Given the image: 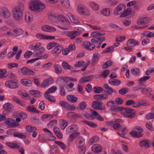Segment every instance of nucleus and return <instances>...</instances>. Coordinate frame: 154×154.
<instances>
[{"mask_svg":"<svg viewBox=\"0 0 154 154\" xmlns=\"http://www.w3.org/2000/svg\"><path fill=\"white\" fill-rule=\"evenodd\" d=\"M50 19L54 23L57 22V21L61 23L65 27L67 26L70 24V22L63 14H59L57 16V20H54L55 17L53 15L50 16Z\"/></svg>","mask_w":154,"mask_h":154,"instance_id":"nucleus-3","label":"nucleus"},{"mask_svg":"<svg viewBox=\"0 0 154 154\" xmlns=\"http://www.w3.org/2000/svg\"><path fill=\"white\" fill-rule=\"evenodd\" d=\"M142 35L148 38L154 37V31L151 32L149 31H145L142 33Z\"/></svg>","mask_w":154,"mask_h":154,"instance_id":"nucleus-39","label":"nucleus"},{"mask_svg":"<svg viewBox=\"0 0 154 154\" xmlns=\"http://www.w3.org/2000/svg\"><path fill=\"white\" fill-rule=\"evenodd\" d=\"M59 103L62 107H63L64 108L68 109L73 111L75 109V107L69 105L65 101H60L59 102Z\"/></svg>","mask_w":154,"mask_h":154,"instance_id":"nucleus-12","label":"nucleus"},{"mask_svg":"<svg viewBox=\"0 0 154 154\" xmlns=\"http://www.w3.org/2000/svg\"><path fill=\"white\" fill-rule=\"evenodd\" d=\"M86 63L85 62L83 61H80L77 62L74 65L75 66L78 67H83Z\"/></svg>","mask_w":154,"mask_h":154,"instance_id":"nucleus-63","label":"nucleus"},{"mask_svg":"<svg viewBox=\"0 0 154 154\" xmlns=\"http://www.w3.org/2000/svg\"><path fill=\"white\" fill-rule=\"evenodd\" d=\"M67 100L72 103H74L77 102L78 98L73 95H68L66 97Z\"/></svg>","mask_w":154,"mask_h":154,"instance_id":"nucleus-35","label":"nucleus"},{"mask_svg":"<svg viewBox=\"0 0 154 154\" xmlns=\"http://www.w3.org/2000/svg\"><path fill=\"white\" fill-rule=\"evenodd\" d=\"M78 129V127L76 125H72L68 127L66 129V133L69 134L73 132L77 131Z\"/></svg>","mask_w":154,"mask_h":154,"instance_id":"nucleus-11","label":"nucleus"},{"mask_svg":"<svg viewBox=\"0 0 154 154\" xmlns=\"http://www.w3.org/2000/svg\"><path fill=\"white\" fill-rule=\"evenodd\" d=\"M140 104V107L141 106H149L150 103L149 101L146 99H143L140 100V102H139Z\"/></svg>","mask_w":154,"mask_h":154,"instance_id":"nucleus-37","label":"nucleus"},{"mask_svg":"<svg viewBox=\"0 0 154 154\" xmlns=\"http://www.w3.org/2000/svg\"><path fill=\"white\" fill-rule=\"evenodd\" d=\"M53 116L51 115L45 114L43 115L41 117V119L42 121H45L47 119H50L53 118Z\"/></svg>","mask_w":154,"mask_h":154,"instance_id":"nucleus-49","label":"nucleus"},{"mask_svg":"<svg viewBox=\"0 0 154 154\" xmlns=\"http://www.w3.org/2000/svg\"><path fill=\"white\" fill-rule=\"evenodd\" d=\"M112 65V63L111 61H108L106 62L102 66V68L105 69L110 67Z\"/></svg>","mask_w":154,"mask_h":154,"instance_id":"nucleus-55","label":"nucleus"},{"mask_svg":"<svg viewBox=\"0 0 154 154\" xmlns=\"http://www.w3.org/2000/svg\"><path fill=\"white\" fill-rule=\"evenodd\" d=\"M108 82L111 85L113 86H118L121 83V81L120 80L115 79H110Z\"/></svg>","mask_w":154,"mask_h":154,"instance_id":"nucleus-19","label":"nucleus"},{"mask_svg":"<svg viewBox=\"0 0 154 154\" xmlns=\"http://www.w3.org/2000/svg\"><path fill=\"white\" fill-rule=\"evenodd\" d=\"M83 46L85 49L89 51L93 50L95 47L93 44L88 42H84Z\"/></svg>","mask_w":154,"mask_h":154,"instance_id":"nucleus-13","label":"nucleus"},{"mask_svg":"<svg viewBox=\"0 0 154 154\" xmlns=\"http://www.w3.org/2000/svg\"><path fill=\"white\" fill-rule=\"evenodd\" d=\"M54 68L55 70V72L59 74L61 72V70L60 66L56 64L54 65Z\"/></svg>","mask_w":154,"mask_h":154,"instance_id":"nucleus-64","label":"nucleus"},{"mask_svg":"<svg viewBox=\"0 0 154 154\" xmlns=\"http://www.w3.org/2000/svg\"><path fill=\"white\" fill-rule=\"evenodd\" d=\"M131 72L133 75L136 76H138L140 73V69L137 68H133L131 70Z\"/></svg>","mask_w":154,"mask_h":154,"instance_id":"nucleus-38","label":"nucleus"},{"mask_svg":"<svg viewBox=\"0 0 154 154\" xmlns=\"http://www.w3.org/2000/svg\"><path fill=\"white\" fill-rule=\"evenodd\" d=\"M99 57V54L98 53H97L93 54V56L92 58V62L93 64L95 63Z\"/></svg>","mask_w":154,"mask_h":154,"instance_id":"nucleus-59","label":"nucleus"},{"mask_svg":"<svg viewBox=\"0 0 154 154\" xmlns=\"http://www.w3.org/2000/svg\"><path fill=\"white\" fill-rule=\"evenodd\" d=\"M91 149L93 152L96 153H99L102 151L101 146L98 144L93 145L91 147Z\"/></svg>","mask_w":154,"mask_h":154,"instance_id":"nucleus-15","label":"nucleus"},{"mask_svg":"<svg viewBox=\"0 0 154 154\" xmlns=\"http://www.w3.org/2000/svg\"><path fill=\"white\" fill-rule=\"evenodd\" d=\"M26 110L30 112L39 113V112L37 110L35 107L33 106H28L26 108Z\"/></svg>","mask_w":154,"mask_h":154,"instance_id":"nucleus-26","label":"nucleus"},{"mask_svg":"<svg viewBox=\"0 0 154 154\" xmlns=\"http://www.w3.org/2000/svg\"><path fill=\"white\" fill-rule=\"evenodd\" d=\"M92 114L95 116V118L99 121H103L104 119L98 113L95 111L92 110Z\"/></svg>","mask_w":154,"mask_h":154,"instance_id":"nucleus-30","label":"nucleus"},{"mask_svg":"<svg viewBox=\"0 0 154 154\" xmlns=\"http://www.w3.org/2000/svg\"><path fill=\"white\" fill-rule=\"evenodd\" d=\"M77 33L74 31H70L67 33L66 36L69 37L71 39H73L75 38L76 36H78L77 34Z\"/></svg>","mask_w":154,"mask_h":154,"instance_id":"nucleus-36","label":"nucleus"},{"mask_svg":"<svg viewBox=\"0 0 154 154\" xmlns=\"http://www.w3.org/2000/svg\"><path fill=\"white\" fill-rule=\"evenodd\" d=\"M100 13L104 16H108L109 15L110 10L108 8H105L102 10L101 11Z\"/></svg>","mask_w":154,"mask_h":154,"instance_id":"nucleus-57","label":"nucleus"},{"mask_svg":"<svg viewBox=\"0 0 154 154\" xmlns=\"http://www.w3.org/2000/svg\"><path fill=\"white\" fill-rule=\"evenodd\" d=\"M121 114L124 117L132 119L136 116L135 110L129 107L123 108L121 111Z\"/></svg>","mask_w":154,"mask_h":154,"instance_id":"nucleus-4","label":"nucleus"},{"mask_svg":"<svg viewBox=\"0 0 154 154\" xmlns=\"http://www.w3.org/2000/svg\"><path fill=\"white\" fill-rule=\"evenodd\" d=\"M68 79V77H59L57 79V83L59 85H65Z\"/></svg>","mask_w":154,"mask_h":154,"instance_id":"nucleus-25","label":"nucleus"},{"mask_svg":"<svg viewBox=\"0 0 154 154\" xmlns=\"http://www.w3.org/2000/svg\"><path fill=\"white\" fill-rule=\"evenodd\" d=\"M99 137L97 136H95L91 138L89 141V143L91 144L97 142L99 140Z\"/></svg>","mask_w":154,"mask_h":154,"instance_id":"nucleus-62","label":"nucleus"},{"mask_svg":"<svg viewBox=\"0 0 154 154\" xmlns=\"http://www.w3.org/2000/svg\"><path fill=\"white\" fill-rule=\"evenodd\" d=\"M9 14L8 10L5 8H3L2 9V16L5 18H8Z\"/></svg>","mask_w":154,"mask_h":154,"instance_id":"nucleus-41","label":"nucleus"},{"mask_svg":"<svg viewBox=\"0 0 154 154\" xmlns=\"http://www.w3.org/2000/svg\"><path fill=\"white\" fill-rule=\"evenodd\" d=\"M86 7L82 5H79L77 7V11L79 13L82 14H83Z\"/></svg>","mask_w":154,"mask_h":154,"instance_id":"nucleus-53","label":"nucleus"},{"mask_svg":"<svg viewBox=\"0 0 154 154\" xmlns=\"http://www.w3.org/2000/svg\"><path fill=\"white\" fill-rule=\"evenodd\" d=\"M81 122L89 126L92 128H95L97 126L96 124L93 122H89L86 120H82Z\"/></svg>","mask_w":154,"mask_h":154,"instance_id":"nucleus-40","label":"nucleus"},{"mask_svg":"<svg viewBox=\"0 0 154 154\" xmlns=\"http://www.w3.org/2000/svg\"><path fill=\"white\" fill-rule=\"evenodd\" d=\"M18 93L19 94L21 95L23 98H26L29 97V95L24 90H22L19 91Z\"/></svg>","mask_w":154,"mask_h":154,"instance_id":"nucleus-46","label":"nucleus"},{"mask_svg":"<svg viewBox=\"0 0 154 154\" xmlns=\"http://www.w3.org/2000/svg\"><path fill=\"white\" fill-rule=\"evenodd\" d=\"M130 134L132 137L137 138L141 137L143 136L142 133L135 131L131 132Z\"/></svg>","mask_w":154,"mask_h":154,"instance_id":"nucleus-33","label":"nucleus"},{"mask_svg":"<svg viewBox=\"0 0 154 154\" xmlns=\"http://www.w3.org/2000/svg\"><path fill=\"white\" fill-rule=\"evenodd\" d=\"M41 29L42 30L47 32H54L56 31L54 27L46 25L42 26Z\"/></svg>","mask_w":154,"mask_h":154,"instance_id":"nucleus-9","label":"nucleus"},{"mask_svg":"<svg viewBox=\"0 0 154 154\" xmlns=\"http://www.w3.org/2000/svg\"><path fill=\"white\" fill-rule=\"evenodd\" d=\"M150 78V77L149 76H145L139 79V84L140 85H141L145 81L149 79Z\"/></svg>","mask_w":154,"mask_h":154,"instance_id":"nucleus-54","label":"nucleus"},{"mask_svg":"<svg viewBox=\"0 0 154 154\" xmlns=\"http://www.w3.org/2000/svg\"><path fill=\"white\" fill-rule=\"evenodd\" d=\"M21 73L24 75H33L34 72L30 69L27 67H23L20 69Z\"/></svg>","mask_w":154,"mask_h":154,"instance_id":"nucleus-14","label":"nucleus"},{"mask_svg":"<svg viewBox=\"0 0 154 154\" xmlns=\"http://www.w3.org/2000/svg\"><path fill=\"white\" fill-rule=\"evenodd\" d=\"M19 122H16L14 120L11 119V121H10V128H15L19 126Z\"/></svg>","mask_w":154,"mask_h":154,"instance_id":"nucleus-60","label":"nucleus"},{"mask_svg":"<svg viewBox=\"0 0 154 154\" xmlns=\"http://www.w3.org/2000/svg\"><path fill=\"white\" fill-rule=\"evenodd\" d=\"M29 7L31 10L37 12L42 11L45 7L44 4L37 0L30 2L29 3Z\"/></svg>","mask_w":154,"mask_h":154,"instance_id":"nucleus-2","label":"nucleus"},{"mask_svg":"<svg viewBox=\"0 0 154 154\" xmlns=\"http://www.w3.org/2000/svg\"><path fill=\"white\" fill-rule=\"evenodd\" d=\"M62 66L63 68L66 69H69L70 70H72L73 68L67 62H63L62 63Z\"/></svg>","mask_w":154,"mask_h":154,"instance_id":"nucleus-47","label":"nucleus"},{"mask_svg":"<svg viewBox=\"0 0 154 154\" xmlns=\"http://www.w3.org/2000/svg\"><path fill=\"white\" fill-rule=\"evenodd\" d=\"M139 45V42L133 39H130L127 41V45L129 47H133Z\"/></svg>","mask_w":154,"mask_h":154,"instance_id":"nucleus-18","label":"nucleus"},{"mask_svg":"<svg viewBox=\"0 0 154 154\" xmlns=\"http://www.w3.org/2000/svg\"><path fill=\"white\" fill-rule=\"evenodd\" d=\"M139 145L141 146H144L146 148H148L150 147L149 141L146 140H141L140 142Z\"/></svg>","mask_w":154,"mask_h":154,"instance_id":"nucleus-28","label":"nucleus"},{"mask_svg":"<svg viewBox=\"0 0 154 154\" xmlns=\"http://www.w3.org/2000/svg\"><path fill=\"white\" fill-rule=\"evenodd\" d=\"M152 91V89L149 87L145 88L142 89L141 91V92L143 94H146L150 93Z\"/></svg>","mask_w":154,"mask_h":154,"instance_id":"nucleus-51","label":"nucleus"},{"mask_svg":"<svg viewBox=\"0 0 154 154\" xmlns=\"http://www.w3.org/2000/svg\"><path fill=\"white\" fill-rule=\"evenodd\" d=\"M46 134H39L38 137V140L41 142H46L47 141L46 139Z\"/></svg>","mask_w":154,"mask_h":154,"instance_id":"nucleus-44","label":"nucleus"},{"mask_svg":"<svg viewBox=\"0 0 154 154\" xmlns=\"http://www.w3.org/2000/svg\"><path fill=\"white\" fill-rule=\"evenodd\" d=\"M85 144L84 140L83 138L81 137H78L77 139L76 145L77 148H81V150L79 151L80 154H85L86 151L85 148L82 147Z\"/></svg>","mask_w":154,"mask_h":154,"instance_id":"nucleus-5","label":"nucleus"},{"mask_svg":"<svg viewBox=\"0 0 154 154\" xmlns=\"http://www.w3.org/2000/svg\"><path fill=\"white\" fill-rule=\"evenodd\" d=\"M23 31L20 29L16 27H13L10 30V35L17 37L22 34Z\"/></svg>","mask_w":154,"mask_h":154,"instance_id":"nucleus-6","label":"nucleus"},{"mask_svg":"<svg viewBox=\"0 0 154 154\" xmlns=\"http://www.w3.org/2000/svg\"><path fill=\"white\" fill-rule=\"evenodd\" d=\"M24 7L23 4L20 3L13 8L12 11V15L15 20L19 21L22 19Z\"/></svg>","mask_w":154,"mask_h":154,"instance_id":"nucleus-1","label":"nucleus"},{"mask_svg":"<svg viewBox=\"0 0 154 154\" xmlns=\"http://www.w3.org/2000/svg\"><path fill=\"white\" fill-rule=\"evenodd\" d=\"M129 89L127 88H124L120 89L119 91V93L122 95H125L129 91Z\"/></svg>","mask_w":154,"mask_h":154,"instance_id":"nucleus-50","label":"nucleus"},{"mask_svg":"<svg viewBox=\"0 0 154 154\" xmlns=\"http://www.w3.org/2000/svg\"><path fill=\"white\" fill-rule=\"evenodd\" d=\"M87 106L86 103L85 101L81 102L78 106L79 109L82 111L84 110Z\"/></svg>","mask_w":154,"mask_h":154,"instance_id":"nucleus-45","label":"nucleus"},{"mask_svg":"<svg viewBox=\"0 0 154 154\" xmlns=\"http://www.w3.org/2000/svg\"><path fill=\"white\" fill-rule=\"evenodd\" d=\"M53 80V79L51 78L45 79L42 82L41 85V86L45 87L46 86L49 85L52 83Z\"/></svg>","mask_w":154,"mask_h":154,"instance_id":"nucleus-24","label":"nucleus"},{"mask_svg":"<svg viewBox=\"0 0 154 154\" xmlns=\"http://www.w3.org/2000/svg\"><path fill=\"white\" fill-rule=\"evenodd\" d=\"M4 110L3 111V114L6 115L9 114L10 112V103H7L5 104L3 106Z\"/></svg>","mask_w":154,"mask_h":154,"instance_id":"nucleus-20","label":"nucleus"},{"mask_svg":"<svg viewBox=\"0 0 154 154\" xmlns=\"http://www.w3.org/2000/svg\"><path fill=\"white\" fill-rule=\"evenodd\" d=\"M105 33H102L99 32H93L91 33V35L92 37L103 36L105 35Z\"/></svg>","mask_w":154,"mask_h":154,"instance_id":"nucleus-52","label":"nucleus"},{"mask_svg":"<svg viewBox=\"0 0 154 154\" xmlns=\"http://www.w3.org/2000/svg\"><path fill=\"white\" fill-rule=\"evenodd\" d=\"M60 2L63 8H68L69 7V0H60Z\"/></svg>","mask_w":154,"mask_h":154,"instance_id":"nucleus-32","label":"nucleus"},{"mask_svg":"<svg viewBox=\"0 0 154 154\" xmlns=\"http://www.w3.org/2000/svg\"><path fill=\"white\" fill-rule=\"evenodd\" d=\"M103 103L102 102H100L97 100H95L92 102V108L95 110H103L105 108L103 107L102 105Z\"/></svg>","mask_w":154,"mask_h":154,"instance_id":"nucleus-7","label":"nucleus"},{"mask_svg":"<svg viewBox=\"0 0 154 154\" xmlns=\"http://www.w3.org/2000/svg\"><path fill=\"white\" fill-rule=\"evenodd\" d=\"M20 82L23 85L28 87L30 86L32 83L31 81L26 79H22Z\"/></svg>","mask_w":154,"mask_h":154,"instance_id":"nucleus-31","label":"nucleus"},{"mask_svg":"<svg viewBox=\"0 0 154 154\" xmlns=\"http://www.w3.org/2000/svg\"><path fill=\"white\" fill-rule=\"evenodd\" d=\"M44 95L45 98L49 101L53 102H55V100L50 95H48L47 94H45Z\"/></svg>","mask_w":154,"mask_h":154,"instance_id":"nucleus-58","label":"nucleus"},{"mask_svg":"<svg viewBox=\"0 0 154 154\" xmlns=\"http://www.w3.org/2000/svg\"><path fill=\"white\" fill-rule=\"evenodd\" d=\"M29 93L30 94L35 97H39L40 96V92L38 91L31 90L29 91Z\"/></svg>","mask_w":154,"mask_h":154,"instance_id":"nucleus-42","label":"nucleus"},{"mask_svg":"<svg viewBox=\"0 0 154 154\" xmlns=\"http://www.w3.org/2000/svg\"><path fill=\"white\" fill-rule=\"evenodd\" d=\"M13 135L14 137H17L20 139L25 138V135L20 132H15L13 134Z\"/></svg>","mask_w":154,"mask_h":154,"instance_id":"nucleus-56","label":"nucleus"},{"mask_svg":"<svg viewBox=\"0 0 154 154\" xmlns=\"http://www.w3.org/2000/svg\"><path fill=\"white\" fill-rule=\"evenodd\" d=\"M150 19L148 17H144L139 18L137 21V23L139 25H143L148 23Z\"/></svg>","mask_w":154,"mask_h":154,"instance_id":"nucleus-8","label":"nucleus"},{"mask_svg":"<svg viewBox=\"0 0 154 154\" xmlns=\"http://www.w3.org/2000/svg\"><path fill=\"white\" fill-rule=\"evenodd\" d=\"M63 47L62 46L56 43L55 47L51 51L52 54H55L60 53L62 50Z\"/></svg>","mask_w":154,"mask_h":154,"instance_id":"nucleus-17","label":"nucleus"},{"mask_svg":"<svg viewBox=\"0 0 154 154\" xmlns=\"http://www.w3.org/2000/svg\"><path fill=\"white\" fill-rule=\"evenodd\" d=\"M26 130V131L29 132H32L35 131L36 130V128L34 126L32 127L30 125H27L25 127Z\"/></svg>","mask_w":154,"mask_h":154,"instance_id":"nucleus-43","label":"nucleus"},{"mask_svg":"<svg viewBox=\"0 0 154 154\" xmlns=\"http://www.w3.org/2000/svg\"><path fill=\"white\" fill-rule=\"evenodd\" d=\"M55 143L58 145L61 148L63 149H66V146L63 143L59 141H55Z\"/></svg>","mask_w":154,"mask_h":154,"instance_id":"nucleus-61","label":"nucleus"},{"mask_svg":"<svg viewBox=\"0 0 154 154\" xmlns=\"http://www.w3.org/2000/svg\"><path fill=\"white\" fill-rule=\"evenodd\" d=\"M19 85L18 81L16 79L10 80V88L15 89L18 88Z\"/></svg>","mask_w":154,"mask_h":154,"instance_id":"nucleus-22","label":"nucleus"},{"mask_svg":"<svg viewBox=\"0 0 154 154\" xmlns=\"http://www.w3.org/2000/svg\"><path fill=\"white\" fill-rule=\"evenodd\" d=\"M48 55L47 54H46L44 55L38 56V57L37 58L32 59L31 60H29L27 61V63H33L35 61L39 59H44L47 58L48 57Z\"/></svg>","mask_w":154,"mask_h":154,"instance_id":"nucleus-23","label":"nucleus"},{"mask_svg":"<svg viewBox=\"0 0 154 154\" xmlns=\"http://www.w3.org/2000/svg\"><path fill=\"white\" fill-rule=\"evenodd\" d=\"M90 6L94 11H97L99 9V5L97 3L94 2H90L89 3Z\"/></svg>","mask_w":154,"mask_h":154,"instance_id":"nucleus-34","label":"nucleus"},{"mask_svg":"<svg viewBox=\"0 0 154 154\" xmlns=\"http://www.w3.org/2000/svg\"><path fill=\"white\" fill-rule=\"evenodd\" d=\"M36 37L40 39H53L55 38V37L49 35H44L39 33L37 34L36 35Z\"/></svg>","mask_w":154,"mask_h":154,"instance_id":"nucleus-16","label":"nucleus"},{"mask_svg":"<svg viewBox=\"0 0 154 154\" xmlns=\"http://www.w3.org/2000/svg\"><path fill=\"white\" fill-rule=\"evenodd\" d=\"M125 8V5L124 4H121L118 5L117 8L115 9L114 11V14L115 15H117L121 13L122 10H124Z\"/></svg>","mask_w":154,"mask_h":154,"instance_id":"nucleus-10","label":"nucleus"},{"mask_svg":"<svg viewBox=\"0 0 154 154\" xmlns=\"http://www.w3.org/2000/svg\"><path fill=\"white\" fill-rule=\"evenodd\" d=\"M25 20L27 23H29L33 20V16L32 14L27 12L25 14Z\"/></svg>","mask_w":154,"mask_h":154,"instance_id":"nucleus-29","label":"nucleus"},{"mask_svg":"<svg viewBox=\"0 0 154 154\" xmlns=\"http://www.w3.org/2000/svg\"><path fill=\"white\" fill-rule=\"evenodd\" d=\"M57 89V87L56 86H53L48 89L45 94H48L54 92Z\"/></svg>","mask_w":154,"mask_h":154,"instance_id":"nucleus-48","label":"nucleus"},{"mask_svg":"<svg viewBox=\"0 0 154 154\" xmlns=\"http://www.w3.org/2000/svg\"><path fill=\"white\" fill-rule=\"evenodd\" d=\"M105 92L109 95H111L113 92L112 88L109 86L108 85L105 84L103 85Z\"/></svg>","mask_w":154,"mask_h":154,"instance_id":"nucleus-27","label":"nucleus"},{"mask_svg":"<svg viewBox=\"0 0 154 154\" xmlns=\"http://www.w3.org/2000/svg\"><path fill=\"white\" fill-rule=\"evenodd\" d=\"M94 77L93 75H90L86 77H83L81 78L79 81L80 83H84L86 82H89L92 80Z\"/></svg>","mask_w":154,"mask_h":154,"instance_id":"nucleus-21","label":"nucleus"}]
</instances>
